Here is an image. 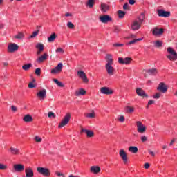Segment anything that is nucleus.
<instances>
[{
  "instance_id": "nucleus-1",
  "label": "nucleus",
  "mask_w": 177,
  "mask_h": 177,
  "mask_svg": "<svg viewBox=\"0 0 177 177\" xmlns=\"http://www.w3.org/2000/svg\"><path fill=\"white\" fill-rule=\"evenodd\" d=\"M106 64H105V68L109 75H114L115 69L113 67L114 64V59H113V55L111 54H106Z\"/></svg>"
},
{
  "instance_id": "nucleus-2",
  "label": "nucleus",
  "mask_w": 177,
  "mask_h": 177,
  "mask_svg": "<svg viewBox=\"0 0 177 177\" xmlns=\"http://www.w3.org/2000/svg\"><path fill=\"white\" fill-rule=\"evenodd\" d=\"M146 15L145 13L142 12L140 15H139L136 20H134L131 25V29L135 31L136 30H139L140 27H142V24L145 21V18Z\"/></svg>"
},
{
  "instance_id": "nucleus-3",
  "label": "nucleus",
  "mask_w": 177,
  "mask_h": 177,
  "mask_svg": "<svg viewBox=\"0 0 177 177\" xmlns=\"http://www.w3.org/2000/svg\"><path fill=\"white\" fill-rule=\"evenodd\" d=\"M167 52L171 54L167 56L169 60H171V62H175L177 60V53L172 48L169 47L167 48Z\"/></svg>"
},
{
  "instance_id": "nucleus-4",
  "label": "nucleus",
  "mask_w": 177,
  "mask_h": 177,
  "mask_svg": "<svg viewBox=\"0 0 177 177\" xmlns=\"http://www.w3.org/2000/svg\"><path fill=\"white\" fill-rule=\"evenodd\" d=\"M71 118V114L70 113H66V115L64 117L62 121L59 124V128H63V127H66L68 122H70V120Z\"/></svg>"
},
{
  "instance_id": "nucleus-5",
  "label": "nucleus",
  "mask_w": 177,
  "mask_h": 177,
  "mask_svg": "<svg viewBox=\"0 0 177 177\" xmlns=\"http://www.w3.org/2000/svg\"><path fill=\"white\" fill-rule=\"evenodd\" d=\"M37 171L39 174L41 175H43V176H50V171H49V169L45 168V167H37Z\"/></svg>"
},
{
  "instance_id": "nucleus-6",
  "label": "nucleus",
  "mask_w": 177,
  "mask_h": 177,
  "mask_svg": "<svg viewBox=\"0 0 177 177\" xmlns=\"http://www.w3.org/2000/svg\"><path fill=\"white\" fill-rule=\"evenodd\" d=\"M99 20L101 23L106 24V23H109V21H112L113 19L109 15H104L99 17Z\"/></svg>"
},
{
  "instance_id": "nucleus-7",
  "label": "nucleus",
  "mask_w": 177,
  "mask_h": 177,
  "mask_svg": "<svg viewBox=\"0 0 177 177\" xmlns=\"http://www.w3.org/2000/svg\"><path fill=\"white\" fill-rule=\"evenodd\" d=\"M136 125L138 133H145V132H146V126L143 125V123H142V122L137 121Z\"/></svg>"
},
{
  "instance_id": "nucleus-8",
  "label": "nucleus",
  "mask_w": 177,
  "mask_h": 177,
  "mask_svg": "<svg viewBox=\"0 0 177 177\" xmlns=\"http://www.w3.org/2000/svg\"><path fill=\"white\" fill-rule=\"evenodd\" d=\"M158 16L160 17H169L171 16L170 11H165L162 9H160L157 10Z\"/></svg>"
},
{
  "instance_id": "nucleus-9",
  "label": "nucleus",
  "mask_w": 177,
  "mask_h": 177,
  "mask_svg": "<svg viewBox=\"0 0 177 177\" xmlns=\"http://www.w3.org/2000/svg\"><path fill=\"white\" fill-rule=\"evenodd\" d=\"M63 71V63H59L57 66L51 70V74H59Z\"/></svg>"
},
{
  "instance_id": "nucleus-10",
  "label": "nucleus",
  "mask_w": 177,
  "mask_h": 177,
  "mask_svg": "<svg viewBox=\"0 0 177 177\" xmlns=\"http://www.w3.org/2000/svg\"><path fill=\"white\" fill-rule=\"evenodd\" d=\"M77 75H78V77H80V78H81V80H82V81H83V82H84V84H88V82H89V80H88V77H86V75L85 74V72H84L83 71H78Z\"/></svg>"
},
{
  "instance_id": "nucleus-11",
  "label": "nucleus",
  "mask_w": 177,
  "mask_h": 177,
  "mask_svg": "<svg viewBox=\"0 0 177 177\" xmlns=\"http://www.w3.org/2000/svg\"><path fill=\"white\" fill-rule=\"evenodd\" d=\"M119 156L121 157L122 161L124 162V164H127L128 162V155L124 149H121L119 151Z\"/></svg>"
},
{
  "instance_id": "nucleus-12",
  "label": "nucleus",
  "mask_w": 177,
  "mask_h": 177,
  "mask_svg": "<svg viewBox=\"0 0 177 177\" xmlns=\"http://www.w3.org/2000/svg\"><path fill=\"white\" fill-rule=\"evenodd\" d=\"M19 49V46L16 44H10L8 47V50L10 53H13Z\"/></svg>"
},
{
  "instance_id": "nucleus-13",
  "label": "nucleus",
  "mask_w": 177,
  "mask_h": 177,
  "mask_svg": "<svg viewBox=\"0 0 177 177\" xmlns=\"http://www.w3.org/2000/svg\"><path fill=\"white\" fill-rule=\"evenodd\" d=\"M118 63L120 64H129L131 62H132V58L131 57H126V58H122V57H119L118 59Z\"/></svg>"
},
{
  "instance_id": "nucleus-14",
  "label": "nucleus",
  "mask_w": 177,
  "mask_h": 177,
  "mask_svg": "<svg viewBox=\"0 0 177 177\" xmlns=\"http://www.w3.org/2000/svg\"><path fill=\"white\" fill-rule=\"evenodd\" d=\"M100 93H102V95H113L114 91L109 87H102L100 88Z\"/></svg>"
},
{
  "instance_id": "nucleus-15",
  "label": "nucleus",
  "mask_w": 177,
  "mask_h": 177,
  "mask_svg": "<svg viewBox=\"0 0 177 177\" xmlns=\"http://www.w3.org/2000/svg\"><path fill=\"white\" fill-rule=\"evenodd\" d=\"M37 97L40 99V100H44L46 97V89L43 88L40 90L37 94Z\"/></svg>"
},
{
  "instance_id": "nucleus-16",
  "label": "nucleus",
  "mask_w": 177,
  "mask_h": 177,
  "mask_svg": "<svg viewBox=\"0 0 177 177\" xmlns=\"http://www.w3.org/2000/svg\"><path fill=\"white\" fill-rule=\"evenodd\" d=\"M13 168L16 172H23L24 171V166L22 164H15Z\"/></svg>"
},
{
  "instance_id": "nucleus-17",
  "label": "nucleus",
  "mask_w": 177,
  "mask_h": 177,
  "mask_svg": "<svg viewBox=\"0 0 177 177\" xmlns=\"http://www.w3.org/2000/svg\"><path fill=\"white\" fill-rule=\"evenodd\" d=\"M25 174L26 177H34V171L31 167H26Z\"/></svg>"
},
{
  "instance_id": "nucleus-18",
  "label": "nucleus",
  "mask_w": 177,
  "mask_h": 177,
  "mask_svg": "<svg viewBox=\"0 0 177 177\" xmlns=\"http://www.w3.org/2000/svg\"><path fill=\"white\" fill-rule=\"evenodd\" d=\"M136 92L138 96H141L142 97H149V96L147 95V93L142 89L141 88H138L136 90Z\"/></svg>"
},
{
  "instance_id": "nucleus-19",
  "label": "nucleus",
  "mask_w": 177,
  "mask_h": 177,
  "mask_svg": "<svg viewBox=\"0 0 177 177\" xmlns=\"http://www.w3.org/2000/svg\"><path fill=\"white\" fill-rule=\"evenodd\" d=\"M158 91H160V92H162L163 93H165L167 91H168V88L163 82H161L159 86L157 88Z\"/></svg>"
},
{
  "instance_id": "nucleus-20",
  "label": "nucleus",
  "mask_w": 177,
  "mask_h": 177,
  "mask_svg": "<svg viewBox=\"0 0 177 177\" xmlns=\"http://www.w3.org/2000/svg\"><path fill=\"white\" fill-rule=\"evenodd\" d=\"M152 34H153L156 37L161 35V34H164V29H158V28H155L152 32Z\"/></svg>"
},
{
  "instance_id": "nucleus-21",
  "label": "nucleus",
  "mask_w": 177,
  "mask_h": 177,
  "mask_svg": "<svg viewBox=\"0 0 177 177\" xmlns=\"http://www.w3.org/2000/svg\"><path fill=\"white\" fill-rule=\"evenodd\" d=\"M82 132H84L86 133L87 138H93L95 133L93 131L85 129H82Z\"/></svg>"
},
{
  "instance_id": "nucleus-22",
  "label": "nucleus",
  "mask_w": 177,
  "mask_h": 177,
  "mask_svg": "<svg viewBox=\"0 0 177 177\" xmlns=\"http://www.w3.org/2000/svg\"><path fill=\"white\" fill-rule=\"evenodd\" d=\"M110 10V6L104 3H101V10L104 13H106V12H108V10Z\"/></svg>"
},
{
  "instance_id": "nucleus-23",
  "label": "nucleus",
  "mask_w": 177,
  "mask_h": 177,
  "mask_svg": "<svg viewBox=\"0 0 177 177\" xmlns=\"http://www.w3.org/2000/svg\"><path fill=\"white\" fill-rule=\"evenodd\" d=\"M23 120L24 121V122H32V116H31V115H30V114L26 115L23 118Z\"/></svg>"
},
{
  "instance_id": "nucleus-24",
  "label": "nucleus",
  "mask_w": 177,
  "mask_h": 177,
  "mask_svg": "<svg viewBox=\"0 0 177 177\" xmlns=\"http://www.w3.org/2000/svg\"><path fill=\"white\" fill-rule=\"evenodd\" d=\"M86 94V91L84 88H80L79 91H75V96H81Z\"/></svg>"
},
{
  "instance_id": "nucleus-25",
  "label": "nucleus",
  "mask_w": 177,
  "mask_h": 177,
  "mask_svg": "<svg viewBox=\"0 0 177 177\" xmlns=\"http://www.w3.org/2000/svg\"><path fill=\"white\" fill-rule=\"evenodd\" d=\"M48 57V54L44 53L43 55L40 56L37 59V62L38 63H43V62H45V59Z\"/></svg>"
},
{
  "instance_id": "nucleus-26",
  "label": "nucleus",
  "mask_w": 177,
  "mask_h": 177,
  "mask_svg": "<svg viewBox=\"0 0 177 177\" xmlns=\"http://www.w3.org/2000/svg\"><path fill=\"white\" fill-rule=\"evenodd\" d=\"M129 151H130V153H133V154H136V153L138 151V147L130 146L129 147Z\"/></svg>"
},
{
  "instance_id": "nucleus-27",
  "label": "nucleus",
  "mask_w": 177,
  "mask_h": 177,
  "mask_svg": "<svg viewBox=\"0 0 177 177\" xmlns=\"http://www.w3.org/2000/svg\"><path fill=\"white\" fill-rule=\"evenodd\" d=\"M91 171V172H93V174H99V172H100V167L98 166H92Z\"/></svg>"
},
{
  "instance_id": "nucleus-28",
  "label": "nucleus",
  "mask_w": 177,
  "mask_h": 177,
  "mask_svg": "<svg viewBox=\"0 0 177 177\" xmlns=\"http://www.w3.org/2000/svg\"><path fill=\"white\" fill-rule=\"evenodd\" d=\"M147 73H149L151 75H157V73H158L157 71V68H153L151 69H148L147 71Z\"/></svg>"
},
{
  "instance_id": "nucleus-29",
  "label": "nucleus",
  "mask_w": 177,
  "mask_h": 177,
  "mask_svg": "<svg viewBox=\"0 0 177 177\" xmlns=\"http://www.w3.org/2000/svg\"><path fill=\"white\" fill-rule=\"evenodd\" d=\"M126 12L122 11V10H118V16L119 19H124L125 17Z\"/></svg>"
},
{
  "instance_id": "nucleus-30",
  "label": "nucleus",
  "mask_w": 177,
  "mask_h": 177,
  "mask_svg": "<svg viewBox=\"0 0 177 177\" xmlns=\"http://www.w3.org/2000/svg\"><path fill=\"white\" fill-rule=\"evenodd\" d=\"M56 39V33H53L48 38V42H53Z\"/></svg>"
},
{
  "instance_id": "nucleus-31",
  "label": "nucleus",
  "mask_w": 177,
  "mask_h": 177,
  "mask_svg": "<svg viewBox=\"0 0 177 177\" xmlns=\"http://www.w3.org/2000/svg\"><path fill=\"white\" fill-rule=\"evenodd\" d=\"M31 67H32V64H27L24 65L22 66V68L25 71H27L30 70V68H31Z\"/></svg>"
},
{
  "instance_id": "nucleus-32",
  "label": "nucleus",
  "mask_w": 177,
  "mask_h": 177,
  "mask_svg": "<svg viewBox=\"0 0 177 177\" xmlns=\"http://www.w3.org/2000/svg\"><path fill=\"white\" fill-rule=\"evenodd\" d=\"M10 150L12 154H19L20 153V151L19 149L12 147H10Z\"/></svg>"
},
{
  "instance_id": "nucleus-33",
  "label": "nucleus",
  "mask_w": 177,
  "mask_h": 177,
  "mask_svg": "<svg viewBox=\"0 0 177 177\" xmlns=\"http://www.w3.org/2000/svg\"><path fill=\"white\" fill-rule=\"evenodd\" d=\"M53 82H55V84H56L60 88L64 87V84H63V83H62L61 82H59V80L57 79H53Z\"/></svg>"
},
{
  "instance_id": "nucleus-34",
  "label": "nucleus",
  "mask_w": 177,
  "mask_h": 177,
  "mask_svg": "<svg viewBox=\"0 0 177 177\" xmlns=\"http://www.w3.org/2000/svg\"><path fill=\"white\" fill-rule=\"evenodd\" d=\"M15 38L17 39H23V38H24V33L19 32L17 35L15 36Z\"/></svg>"
},
{
  "instance_id": "nucleus-35",
  "label": "nucleus",
  "mask_w": 177,
  "mask_h": 177,
  "mask_svg": "<svg viewBox=\"0 0 177 177\" xmlns=\"http://www.w3.org/2000/svg\"><path fill=\"white\" fill-rule=\"evenodd\" d=\"M125 110L127 113H133V111H135V108L132 106H126Z\"/></svg>"
},
{
  "instance_id": "nucleus-36",
  "label": "nucleus",
  "mask_w": 177,
  "mask_h": 177,
  "mask_svg": "<svg viewBox=\"0 0 177 177\" xmlns=\"http://www.w3.org/2000/svg\"><path fill=\"white\" fill-rule=\"evenodd\" d=\"M154 45L156 48H161L162 46V42L160 40L154 41Z\"/></svg>"
},
{
  "instance_id": "nucleus-37",
  "label": "nucleus",
  "mask_w": 177,
  "mask_h": 177,
  "mask_svg": "<svg viewBox=\"0 0 177 177\" xmlns=\"http://www.w3.org/2000/svg\"><path fill=\"white\" fill-rule=\"evenodd\" d=\"M94 3H95V0H88L86 5L88 6V8H93Z\"/></svg>"
},
{
  "instance_id": "nucleus-38",
  "label": "nucleus",
  "mask_w": 177,
  "mask_h": 177,
  "mask_svg": "<svg viewBox=\"0 0 177 177\" xmlns=\"http://www.w3.org/2000/svg\"><path fill=\"white\" fill-rule=\"evenodd\" d=\"M36 48L40 50V52H44V44L39 43L37 44Z\"/></svg>"
},
{
  "instance_id": "nucleus-39",
  "label": "nucleus",
  "mask_w": 177,
  "mask_h": 177,
  "mask_svg": "<svg viewBox=\"0 0 177 177\" xmlns=\"http://www.w3.org/2000/svg\"><path fill=\"white\" fill-rule=\"evenodd\" d=\"M67 27L68 28H71V30H73V28H74V24H73L71 21H68L67 23Z\"/></svg>"
},
{
  "instance_id": "nucleus-40",
  "label": "nucleus",
  "mask_w": 177,
  "mask_h": 177,
  "mask_svg": "<svg viewBox=\"0 0 177 177\" xmlns=\"http://www.w3.org/2000/svg\"><path fill=\"white\" fill-rule=\"evenodd\" d=\"M6 168H8V166H6L2 163H0V169L1 171H5V169H6Z\"/></svg>"
},
{
  "instance_id": "nucleus-41",
  "label": "nucleus",
  "mask_w": 177,
  "mask_h": 177,
  "mask_svg": "<svg viewBox=\"0 0 177 177\" xmlns=\"http://www.w3.org/2000/svg\"><path fill=\"white\" fill-rule=\"evenodd\" d=\"M35 74H36V75H41V69H40V68H37L35 69Z\"/></svg>"
},
{
  "instance_id": "nucleus-42",
  "label": "nucleus",
  "mask_w": 177,
  "mask_h": 177,
  "mask_svg": "<svg viewBox=\"0 0 177 177\" xmlns=\"http://www.w3.org/2000/svg\"><path fill=\"white\" fill-rule=\"evenodd\" d=\"M86 117H88V118H95V112L88 113L86 115Z\"/></svg>"
},
{
  "instance_id": "nucleus-43",
  "label": "nucleus",
  "mask_w": 177,
  "mask_h": 177,
  "mask_svg": "<svg viewBox=\"0 0 177 177\" xmlns=\"http://www.w3.org/2000/svg\"><path fill=\"white\" fill-rule=\"evenodd\" d=\"M37 35H38V30L33 32L32 34L30 36V38H35Z\"/></svg>"
},
{
  "instance_id": "nucleus-44",
  "label": "nucleus",
  "mask_w": 177,
  "mask_h": 177,
  "mask_svg": "<svg viewBox=\"0 0 177 177\" xmlns=\"http://www.w3.org/2000/svg\"><path fill=\"white\" fill-rule=\"evenodd\" d=\"M35 142H37L38 143H41V142H42V138H41L38 136H35Z\"/></svg>"
},
{
  "instance_id": "nucleus-45",
  "label": "nucleus",
  "mask_w": 177,
  "mask_h": 177,
  "mask_svg": "<svg viewBox=\"0 0 177 177\" xmlns=\"http://www.w3.org/2000/svg\"><path fill=\"white\" fill-rule=\"evenodd\" d=\"M48 117L49 118H55L56 117V115H55V113L53 112H48Z\"/></svg>"
},
{
  "instance_id": "nucleus-46",
  "label": "nucleus",
  "mask_w": 177,
  "mask_h": 177,
  "mask_svg": "<svg viewBox=\"0 0 177 177\" xmlns=\"http://www.w3.org/2000/svg\"><path fill=\"white\" fill-rule=\"evenodd\" d=\"M55 52L57 53H64V50H63L62 48H59L55 50Z\"/></svg>"
},
{
  "instance_id": "nucleus-47",
  "label": "nucleus",
  "mask_w": 177,
  "mask_h": 177,
  "mask_svg": "<svg viewBox=\"0 0 177 177\" xmlns=\"http://www.w3.org/2000/svg\"><path fill=\"white\" fill-rule=\"evenodd\" d=\"M155 101L151 100L148 102V104L147 105V109H149V106H151V104H154Z\"/></svg>"
},
{
  "instance_id": "nucleus-48",
  "label": "nucleus",
  "mask_w": 177,
  "mask_h": 177,
  "mask_svg": "<svg viewBox=\"0 0 177 177\" xmlns=\"http://www.w3.org/2000/svg\"><path fill=\"white\" fill-rule=\"evenodd\" d=\"M160 97H161V94L160 93H157L153 95V99H160Z\"/></svg>"
},
{
  "instance_id": "nucleus-49",
  "label": "nucleus",
  "mask_w": 177,
  "mask_h": 177,
  "mask_svg": "<svg viewBox=\"0 0 177 177\" xmlns=\"http://www.w3.org/2000/svg\"><path fill=\"white\" fill-rule=\"evenodd\" d=\"M141 140L143 143H145V142H147V137L145 136H141Z\"/></svg>"
},
{
  "instance_id": "nucleus-50",
  "label": "nucleus",
  "mask_w": 177,
  "mask_h": 177,
  "mask_svg": "<svg viewBox=\"0 0 177 177\" xmlns=\"http://www.w3.org/2000/svg\"><path fill=\"white\" fill-rule=\"evenodd\" d=\"M136 42H138V40L133 39V40L129 41V43H127V45H133V44H136Z\"/></svg>"
},
{
  "instance_id": "nucleus-51",
  "label": "nucleus",
  "mask_w": 177,
  "mask_h": 177,
  "mask_svg": "<svg viewBox=\"0 0 177 177\" xmlns=\"http://www.w3.org/2000/svg\"><path fill=\"white\" fill-rule=\"evenodd\" d=\"M28 88H35V84H34V83L32 82H30L29 83Z\"/></svg>"
},
{
  "instance_id": "nucleus-52",
  "label": "nucleus",
  "mask_w": 177,
  "mask_h": 177,
  "mask_svg": "<svg viewBox=\"0 0 177 177\" xmlns=\"http://www.w3.org/2000/svg\"><path fill=\"white\" fill-rule=\"evenodd\" d=\"M55 174H56L57 176H58V177H60V176L63 177V176H64V174L63 173H60L59 171H56Z\"/></svg>"
},
{
  "instance_id": "nucleus-53",
  "label": "nucleus",
  "mask_w": 177,
  "mask_h": 177,
  "mask_svg": "<svg viewBox=\"0 0 177 177\" xmlns=\"http://www.w3.org/2000/svg\"><path fill=\"white\" fill-rule=\"evenodd\" d=\"M128 6H129V4H128V3H125L124 4V6H123V9H124V10H128Z\"/></svg>"
},
{
  "instance_id": "nucleus-54",
  "label": "nucleus",
  "mask_w": 177,
  "mask_h": 177,
  "mask_svg": "<svg viewBox=\"0 0 177 177\" xmlns=\"http://www.w3.org/2000/svg\"><path fill=\"white\" fill-rule=\"evenodd\" d=\"M118 120L120 121V122H124V121H125V117L121 115Z\"/></svg>"
},
{
  "instance_id": "nucleus-55",
  "label": "nucleus",
  "mask_w": 177,
  "mask_h": 177,
  "mask_svg": "<svg viewBox=\"0 0 177 177\" xmlns=\"http://www.w3.org/2000/svg\"><path fill=\"white\" fill-rule=\"evenodd\" d=\"M113 46H115V47H121V46H124V44L116 43V44H113Z\"/></svg>"
},
{
  "instance_id": "nucleus-56",
  "label": "nucleus",
  "mask_w": 177,
  "mask_h": 177,
  "mask_svg": "<svg viewBox=\"0 0 177 177\" xmlns=\"http://www.w3.org/2000/svg\"><path fill=\"white\" fill-rule=\"evenodd\" d=\"M144 168H145V169H149V168H150V164L149 163H145L144 165Z\"/></svg>"
},
{
  "instance_id": "nucleus-57",
  "label": "nucleus",
  "mask_w": 177,
  "mask_h": 177,
  "mask_svg": "<svg viewBox=\"0 0 177 177\" xmlns=\"http://www.w3.org/2000/svg\"><path fill=\"white\" fill-rule=\"evenodd\" d=\"M148 152L149 153V154L151 156H152V157H154V156H156V154L154 153V152L150 149L148 150Z\"/></svg>"
},
{
  "instance_id": "nucleus-58",
  "label": "nucleus",
  "mask_w": 177,
  "mask_h": 177,
  "mask_svg": "<svg viewBox=\"0 0 177 177\" xmlns=\"http://www.w3.org/2000/svg\"><path fill=\"white\" fill-rule=\"evenodd\" d=\"M11 110H12V111H14V112H16V111H17V108L16 106H15L14 105H12V106H11Z\"/></svg>"
},
{
  "instance_id": "nucleus-59",
  "label": "nucleus",
  "mask_w": 177,
  "mask_h": 177,
  "mask_svg": "<svg viewBox=\"0 0 177 177\" xmlns=\"http://www.w3.org/2000/svg\"><path fill=\"white\" fill-rule=\"evenodd\" d=\"M135 0H129V5H135Z\"/></svg>"
},
{
  "instance_id": "nucleus-60",
  "label": "nucleus",
  "mask_w": 177,
  "mask_h": 177,
  "mask_svg": "<svg viewBox=\"0 0 177 177\" xmlns=\"http://www.w3.org/2000/svg\"><path fill=\"white\" fill-rule=\"evenodd\" d=\"M176 139L173 138L171 141V142L169 143V146H172V145H174L175 143Z\"/></svg>"
},
{
  "instance_id": "nucleus-61",
  "label": "nucleus",
  "mask_w": 177,
  "mask_h": 177,
  "mask_svg": "<svg viewBox=\"0 0 177 177\" xmlns=\"http://www.w3.org/2000/svg\"><path fill=\"white\" fill-rule=\"evenodd\" d=\"M114 32H120V28L118 27H115Z\"/></svg>"
},
{
  "instance_id": "nucleus-62",
  "label": "nucleus",
  "mask_w": 177,
  "mask_h": 177,
  "mask_svg": "<svg viewBox=\"0 0 177 177\" xmlns=\"http://www.w3.org/2000/svg\"><path fill=\"white\" fill-rule=\"evenodd\" d=\"M65 16H66V17H68V16H72V15L71 13L67 12L66 14H65Z\"/></svg>"
},
{
  "instance_id": "nucleus-63",
  "label": "nucleus",
  "mask_w": 177,
  "mask_h": 177,
  "mask_svg": "<svg viewBox=\"0 0 177 177\" xmlns=\"http://www.w3.org/2000/svg\"><path fill=\"white\" fill-rule=\"evenodd\" d=\"M3 66H4V67H8V64L6 62H3Z\"/></svg>"
},
{
  "instance_id": "nucleus-64",
  "label": "nucleus",
  "mask_w": 177,
  "mask_h": 177,
  "mask_svg": "<svg viewBox=\"0 0 177 177\" xmlns=\"http://www.w3.org/2000/svg\"><path fill=\"white\" fill-rule=\"evenodd\" d=\"M41 52H42V51H41L40 50H39L37 51V55H41Z\"/></svg>"
}]
</instances>
